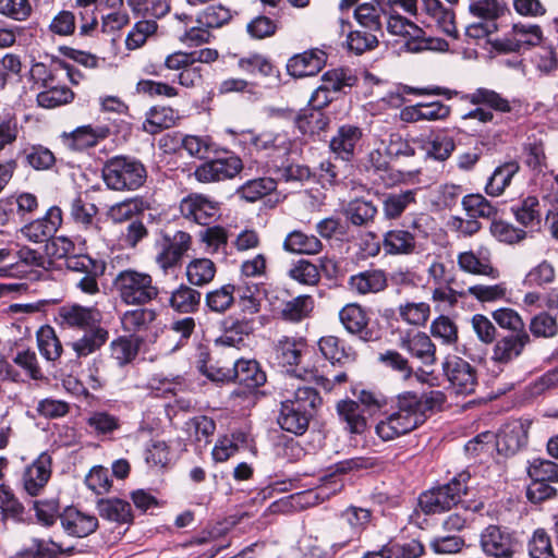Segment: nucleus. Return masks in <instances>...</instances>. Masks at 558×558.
<instances>
[{"label": "nucleus", "mask_w": 558, "mask_h": 558, "mask_svg": "<svg viewBox=\"0 0 558 558\" xmlns=\"http://www.w3.org/2000/svg\"><path fill=\"white\" fill-rule=\"evenodd\" d=\"M446 402V395L440 390H430L417 395L403 392L397 396L391 412L375 426L376 435L384 441L407 435L423 425L427 416L440 410Z\"/></svg>", "instance_id": "1"}, {"label": "nucleus", "mask_w": 558, "mask_h": 558, "mask_svg": "<svg viewBox=\"0 0 558 558\" xmlns=\"http://www.w3.org/2000/svg\"><path fill=\"white\" fill-rule=\"evenodd\" d=\"M496 324L509 331L496 341L492 359L500 364H508L518 359L532 342L525 323L520 314L509 307H501L492 313Z\"/></svg>", "instance_id": "2"}, {"label": "nucleus", "mask_w": 558, "mask_h": 558, "mask_svg": "<svg viewBox=\"0 0 558 558\" xmlns=\"http://www.w3.org/2000/svg\"><path fill=\"white\" fill-rule=\"evenodd\" d=\"M308 377L324 389L329 390L332 387L328 378L305 369L303 375L291 374L287 376L279 395L281 401L316 415L323 399L316 388L307 385Z\"/></svg>", "instance_id": "3"}, {"label": "nucleus", "mask_w": 558, "mask_h": 558, "mask_svg": "<svg viewBox=\"0 0 558 558\" xmlns=\"http://www.w3.org/2000/svg\"><path fill=\"white\" fill-rule=\"evenodd\" d=\"M470 478V473L462 471L449 483L422 493L418 497L422 511L426 514H436L457 507L461 497L468 493Z\"/></svg>", "instance_id": "4"}, {"label": "nucleus", "mask_w": 558, "mask_h": 558, "mask_svg": "<svg viewBox=\"0 0 558 558\" xmlns=\"http://www.w3.org/2000/svg\"><path fill=\"white\" fill-rule=\"evenodd\" d=\"M121 301L128 305H145L159 295V289L148 272L133 268L121 270L113 280Z\"/></svg>", "instance_id": "5"}, {"label": "nucleus", "mask_w": 558, "mask_h": 558, "mask_svg": "<svg viewBox=\"0 0 558 558\" xmlns=\"http://www.w3.org/2000/svg\"><path fill=\"white\" fill-rule=\"evenodd\" d=\"M372 511L367 508L349 506L339 514L338 526L332 531L330 554L325 553L324 558H330L338 551L360 539L362 533L368 527Z\"/></svg>", "instance_id": "6"}, {"label": "nucleus", "mask_w": 558, "mask_h": 558, "mask_svg": "<svg viewBox=\"0 0 558 558\" xmlns=\"http://www.w3.org/2000/svg\"><path fill=\"white\" fill-rule=\"evenodd\" d=\"M387 31L403 40V47L409 52L425 50L445 52L449 50L447 40L439 37H426L425 32L413 22L399 14H390Z\"/></svg>", "instance_id": "7"}, {"label": "nucleus", "mask_w": 558, "mask_h": 558, "mask_svg": "<svg viewBox=\"0 0 558 558\" xmlns=\"http://www.w3.org/2000/svg\"><path fill=\"white\" fill-rule=\"evenodd\" d=\"M483 553L493 558H513L520 548L515 532L508 527L490 524L480 535Z\"/></svg>", "instance_id": "8"}, {"label": "nucleus", "mask_w": 558, "mask_h": 558, "mask_svg": "<svg viewBox=\"0 0 558 558\" xmlns=\"http://www.w3.org/2000/svg\"><path fill=\"white\" fill-rule=\"evenodd\" d=\"M339 319L344 329L364 342L381 338L380 328L371 322L369 313L357 303H349L339 311Z\"/></svg>", "instance_id": "9"}, {"label": "nucleus", "mask_w": 558, "mask_h": 558, "mask_svg": "<svg viewBox=\"0 0 558 558\" xmlns=\"http://www.w3.org/2000/svg\"><path fill=\"white\" fill-rule=\"evenodd\" d=\"M543 39L542 28L536 24H513L510 32L495 43V48L501 52H519L537 46Z\"/></svg>", "instance_id": "10"}, {"label": "nucleus", "mask_w": 558, "mask_h": 558, "mask_svg": "<svg viewBox=\"0 0 558 558\" xmlns=\"http://www.w3.org/2000/svg\"><path fill=\"white\" fill-rule=\"evenodd\" d=\"M445 375L456 395H472L477 387L475 368L465 360L453 356L444 363Z\"/></svg>", "instance_id": "11"}, {"label": "nucleus", "mask_w": 558, "mask_h": 558, "mask_svg": "<svg viewBox=\"0 0 558 558\" xmlns=\"http://www.w3.org/2000/svg\"><path fill=\"white\" fill-rule=\"evenodd\" d=\"M101 313L95 306L66 303L58 308V322L62 327L87 330L99 325Z\"/></svg>", "instance_id": "12"}, {"label": "nucleus", "mask_w": 558, "mask_h": 558, "mask_svg": "<svg viewBox=\"0 0 558 558\" xmlns=\"http://www.w3.org/2000/svg\"><path fill=\"white\" fill-rule=\"evenodd\" d=\"M530 424L520 420L510 421L501 426L496 436L499 453L513 456L527 444Z\"/></svg>", "instance_id": "13"}, {"label": "nucleus", "mask_w": 558, "mask_h": 558, "mask_svg": "<svg viewBox=\"0 0 558 558\" xmlns=\"http://www.w3.org/2000/svg\"><path fill=\"white\" fill-rule=\"evenodd\" d=\"M63 532L71 537L83 538L98 529V518L75 507H66L59 515Z\"/></svg>", "instance_id": "14"}, {"label": "nucleus", "mask_w": 558, "mask_h": 558, "mask_svg": "<svg viewBox=\"0 0 558 558\" xmlns=\"http://www.w3.org/2000/svg\"><path fill=\"white\" fill-rule=\"evenodd\" d=\"M218 204L199 194L184 197L180 204L182 216L201 226H208L218 215Z\"/></svg>", "instance_id": "15"}, {"label": "nucleus", "mask_w": 558, "mask_h": 558, "mask_svg": "<svg viewBox=\"0 0 558 558\" xmlns=\"http://www.w3.org/2000/svg\"><path fill=\"white\" fill-rule=\"evenodd\" d=\"M109 129L106 126L93 128L92 125H82L72 132H63L60 136L61 144L70 151H83L97 145L99 140L108 136Z\"/></svg>", "instance_id": "16"}, {"label": "nucleus", "mask_w": 558, "mask_h": 558, "mask_svg": "<svg viewBox=\"0 0 558 558\" xmlns=\"http://www.w3.org/2000/svg\"><path fill=\"white\" fill-rule=\"evenodd\" d=\"M62 223V210L58 206L48 209L45 217L36 219L22 228V233L35 243L50 239Z\"/></svg>", "instance_id": "17"}, {"label": "nucleus", "mask_w": 558, "mask_h": 558, "mask_svg": "<svg viewBox=\"0 0 558 558\" xmlns=\"http://www.w3.org/2000/svg\"><path fill=\"white\" fill-rule=\"evenodd\" d=\"M305 343L301 338L283 336L274 348L275 361L277 364L286 368L287 376L298 375L294 366L299 365Z\"/></svg>", "instance_id": "18"}, {"label": "nucleus", "mask_w": 558, "mask_h": 558, "mask_svg": "<svg viewBox=\"0 0 558 558\" xmlns=\"http://www.w3.org/2000/svg\"><path fill=\"white\" fill-rule=\"evenodd\" d=\"M457 262L460 269L464 272L486 276L492 279L499 277V271L493 267L490 253L486 248H480L477 252H462L458 255Z\"/></svg>", "instance_id": "19"}, {"label": "nucleus", "mask_w": 558, "mask_h": 558, "mask_svg": "<svg viewBox=\"0 0 558 558\" xmlns=\"http://www.w3.org/2000/svg\"><path fill=\"white\" fill-rule=\"evenodd\" d=\"M51 475V457L43 452L26 468L23 474V485L31 496H37L46 486Z\"/></svg>", "instance_id": "20"}, {"label": "nucleus", "mask_w": 558, "mask_h": 558, "mask_svg": "<svg viewBox=\"0 0 558 558\" xmlns=\"http://www.w3.org/2000/svg\"><path fill=\"white\" fill-rule=\"evenodd\" d=\"M399 345L425 365H433L436 362V347L423 331L401 336Z\"/></svg>", "instance_id": "21"}, {"label": "nucleus", "mask_w": 558, "mask_h": 558, "mask_svg": "<svg viewBox=\"0 0 558 558\" xmlns=\"http://www.w3.org/2000/svg\"><path fill=\"white\" fill-rule=\"evenodd\" d=\"M522 158L523 163L530 171L536 172L537 174H546L549 171L553 172L548 166L547 156L545 154V136L542 133L527 136Z\"/></svg>", "instance_id": "22"}, {"label": "nucleus", "mask_w": 558, "mask_h": 558, "mask_svg": "<svg viewBox=\"0 0 558 558\" xmlns=\"http://www.w3.org/2000/svg\"><path fill=\"white\" fill-rule=\"evenodd\" d=\"M326 63V54L320 50H310L289 59L287 70L294 77L317 74Z\"/></svg>", "instance_id": "23"}, {"label": "nucleus", "mask_w": 558, "mask_h": 558, "mask_svg": "<svg viewBox=\"0 0 558 558\" xmlns=\"http://www.w3.org/2000/svg\"><path fill=\"white\" fill-rule=\"evenodd\" d=\"M362 137L359 126L345 124L338 129L337 134L330 140V149L336 159L350 161L354 155L356 144Z\"/></svg>", "instance_id": "24"}, {"label": "nucleus", "mask_w": 558, "mask_h": 558, "mask_svg": "<svg viewBox=\"0 0 558 558\" xmlns=\"http://www.w3.org/2000/svg\"><path fill=\"white\" fill-rule=\"evenodd\" d=\"M315 414L301 410L292 404L286 403L280 400V412L278 415L279 426L291 434L296 436L303 435L310 426V422Z\"/></svg>", "instance_id": "25"}, {"label": "nucleus", "mask_w": 558, "mask_h": 558, "mask_svg": "<svg viewBox=\"0 0 558 558\" xmlns=\"http://www.w3.org/2000/svg\"><path fill=\"white\" fill-rule=\"evenodd\" d=\"M108 339L109 331L100 325H97L84 330V333L80 338L71 341L69 347L73 350L77 359H83L99 351Z\"/></svg>", "instance_id": "26"}, {"label": "nucleus", "mask_w": 558, "mask_h": 558, "mask_svg": "<svg viewBox=\"0 0 558 558\" xmlns=\"http://www.w3.org/2000/svg\"><path fill=\"white\" fill-rule=\"evenodd\" d=\"M350 289L360 294L379 293L388 286V277L383 269H367L353 275L349 279Z\"/></svg>", "instance_id": "27"}, {"label": "nucleus", "mask_w": 558, "mask_h": 558, "mask_svg": "<svg viewBox=\"0 0 558 558\" xmlns=\"http://www.w3.org/2000/svg\"><path fill=\"white\" fill-rule=\"evenodd\" d=\"M233 381L250 389L265 384L266 375L255 360L239 359L232 363Z\"/></svg>", "instance_id": "28"}, {"label": "nucleus", "mask_w": 558, "mask_h": 558, "mask_svg": "<svg viewBox=\"0 0 558 558\" xmlns=\"http://www.w3.org/2000/svg\"><path fill=\"white\" fill-rule=\"evenodd\" d=\"M383 248L387 255H411L416 251V240L414 233L393 229L384 234Z\"/></svg>", "instance_id": "29"}, {"label": "nucleus", "mask_w": 558, "mask_h": 558, "mask_svg": "<svg viewBox=\"0 0 558 558\" xmlns=\"http://www.w3.org/2000/svg\"><path fill=\"white\" fill-rule=\"evenodd\" d=\"M235 300L243 314H257L262 306V290L260 284L241 279L239 283L234 284Z\"/></svg>", "instance_id": "30"}, {"label": "nucleus", "mask_w": 558, "mask_h": 558, "mask_svg": "<svg viewBox=\"0 0 558 558\" xmlns=\"http://www.w3.org/2000/svg\"><path fill=\"white\" fill-rule=\"evenodd\" d=\"M202 293L191 286L181 283L169 298V306L180 314H194L201 307Z\"/></svg>", "instance_id": "31"}, {"label": "nucleus", "mask_w": 558, "mask_h": 558, "mask_svg": "<svg viewBox=\"0 0 558 558\" xmlns=\"http://www.w3.org/2000/svg\"><path fill=\"white\" fill-rule=\"evenodd\" d=\"M426 13L435 21L437 27L447 36L457 39L456 15L451 9L445 8L439 0H423Z\"/></svg>", "instance_id": "32"}, {"label": "nucleus", "mask_w": 558, "mask_h": 558, "mask_svg": "<svg viewBox=\"0 0 558 558\" xmlns=\"http://www.w3.org/2000/svg\"><path fill=\"white\" fill-rule=\"evenodd\" d=\"M99 515L102 519L117 523H131L133 521L131 505L122 499H100L97 502Z\"/></svg>", "instance_id": "33"}, {"label": "nucleus", "mask_w": 558, "mask_h": 558, "mask_svg": "<svg viewBox=\"0 0 558 558\" xmlns=\"http://www.w3.org/2000/svg\"><path fill=\"white\" fill-rule=\"evenodd\" d=\"M318 347L324 357L331 364H344L354 360V352L347 348L344 341L335 336L320 338Z\"/></svg>", "instance_id": "34"}, {"label": "nucleus", "mask_w": 558, "mask_h": 558, "mask_svg": "<svg viewBox=\"0 0 558 558\" xmlns=\"http://www.w3.org/2000/svg\"><path fill=\"white\" fill-rule=\"evenodd\" d=\"M243 169V162L239 156L229 150L218 153L217 157L203 166L207 174H239Z\"/></svg>", "instance_id": "35"}, {"label": "nucleus", "mask_w": 558, "mask_h": 558, "mask_svg": "<svg viewBox=\"0 0 558 558\" xmlns=\"http://www.w3.org/2000/svg\"><path fill=\"white\" fill-rule=\"evenodd\" d=\"M417 190H407L400 193H388L383 202V213L385 218L395 220L401 217L404 210L416 202Z\"/></svg>", "instance_id": "36"}, {"label": "nucleus", "mask_w": 558, "mask_h": 558, "mask_svg": "<svg viewBox=\"0 0 558 558\" xmlns=\"http://www.w3.org/2000/svg\"><path fill=\"white\" fill-rule=\"evenodd\" d=\"M36 338L38 350L47 361L56 362L61 357L63 347L51 326H41L37 330Z\"/></svg>", "instance_id": "37"}, {"label": "nucleus", "mask_w": 558, "mask_h": 558, "mask_svg": "<svg viewBox=\"0 0 558 558\" xmlns=\"http://www.w3.org/2000/svg\"><path fill=\"white\" fill-rule=\"evenodd\" d=\"M235 14L236 11L221 3L210 4L197 14L196 23L210 29L221 28L229 24Z\"/></svg>", "instance_id": "38"}, {"label": "nucleus", "mask_w": 558, "mask_h": 558, "mask_svg": "<svg viewBox=\"0 0 558 558\" xmlns=\"http://www.w3.org/2000/svg\"><path fill=\"white\" fill-rule=\"evenodd\" d=\"M235 303L234 284L227 283L210 290L205 295V306L216 314H225Z\"/></svg>", "instance_id": "39"}, {"label": "nucleus", "mask_w": 558, "mask_h": 558, "mask_svg": "<svg viewBox=\"0 0 558 558\" xmlns=\"http://www.w3.org/2000/svg\"><path fill=\"white\" fill-rule=\"evenodd\" d=\"M283 248L295 254L313 255L322 251L323 244L315 235H307L294 230L287 235Z\"/></svg>", "instance_id": "40"}, {"label": "nucleus", "mask_w": 558, "mask_h": 558, "mask_svg": "<svg viewBox=\"0 0 558 558\" xmlns=\"http://www.w3.org/2000/svg\"><path fill=\"white\" fill-rule=\"evenodd\" d=\"M141 341L132 337H119L110 343V356L120 367L132 363L138 354Z\"/></svg>", "instance_id": "41"}, {"label": "nucleus", "mask_w": 558, "mask_h": 558, "mask_svg": "<svg viewBox=\"0 0 558 558\" xmlns=\"http://www.w3.org/2000/svg\"><path fill=\"white\" fill-rule=\"evenodd\" d=\"M314 308V299L311 295H298L283 303L280 316L283 320L299 323L308 317Z\"/></svg>", "instance_id": "42"}, {"label": "nucleus", "mask_w": 558, "mask_h": 558, "mask_svg": "<svg viewBox=\"0 0 558 558\" xmlns=\"http://www.w3.org/2000/svg\"><path fill=\"white\" fill-rule=\"evenodd\" d=\"M185 274L191 286L203 287L215 278L216 265L209 258H195L187 264Z\"/></svg>", "instance_id": "43"}, {"label": "nucleus", "mask_w": 558, "mask_h": 558, "mask_svg": "<svg viewBox=\"0 0 558 558\" xmlns=\"http://www.w3.org/2000/svg\"><path fill=\"white\" fill-rule=\"evenodd\" d=\"M339 417L347 424V429L353 434H362L366 428V418L360 410V404L353 400H342L337 404Z\"/></svg>", "instance_id": "44"}, {"label": "nucleus", "mask_w": 558, "mask_h": 558, "mask_svg": "<svg viewBox=\"0 0 558 558\" xmlns=\"http://www.w3.org/2000/svg\"><path fill=\"white\" fill-rule=\"evenodd\" d=\"M345 218L356 227L367 226L377 215V208L372 202L353 199L343 210Z\"/></svg>", "instance_id": "45"}, {"label": "nucleus", "mask_w": 558, "mask_h": 558, "mask_svg": "<svg viewBox=\"0 0 558 558\" xmlns=\"http://www.w3.org/2000/svg\"><path fill=\"white\" fill-rule=\"evenodd\" d=\"M222 342L234 345L242 340L243 335L247 336L254 331V322L246 317L234 318L230 316L222 320Z\"/></svg>", "instance_id": "46"}, {"label": "nucleus", "mask_w": 558, "mask_h": 558, "mask_svg": "<svg viewBox=\"0 0 558 558\" xmlns=\"http://www.w3.org/2000/svg\"><path fill=\"white\" fill-rule=\"evenodd\" d=\"M430 335L444 345L453 347L458 343L459 331L457 324L444 314L436 317L430 324Z\"/></svg>", "instance_id": "47"}, {"label": "nucleus", "mask_w": 558, "mask_h": 558, "mask_svg": "<svg viewBox=\"0 0 558 558\" xmlns=\"http://www.w3.org/2000/svg\"><path fill=\"white\" fill-rule=\"evenodd\" d=\"M462 99L473 105H486L500 112H509L511 110L508 99L488 88H477L474 93L462 96Z\"/></svg>", "instance_id": "48"}, {"label": "nucleus", "mask_w": 558, "mask_h": 558, "mask_svg": "<svg viewBox=\"0 0 558 558\" xmlns=\"http://www.w3.org/2000/svg\"><path fill=\"white\" fill-rule=\"evenodd\" d=\"M45 90L37 95V102L40 107L52 109L69 104L74 98V93L66 86L49 84Z\"/></svg>", "instance_id": "49"}, {"label": "nucleus", "mask_w": 558, "mask_h": 558, "mask_svg": "<svg viewBox=\"0 0 558 558\" xmlns=\"http://www.w3.org/2000/svg\"><path fill=\"white\" fill-rule=\"evenodd\" d=\"M506 4L502 0H470L469 12L483 21L496 23L504 15Z\"/></svg>", "instance_id": "50"}, {"label": "nucleus", "mask_w": 558, "mask_h": 558, "mask_svg": "<svg viewBox=\"0 0 558 558\" xmlns=\"http://www.w3.org/2000/svg\"><path fill=\"white\" fill-rule=\"evenodd\" d=\"M65 267L68 270L77 275V277L93 274L104 275L106 265L102 260L92 258L86 254H73L65 260Z\"/></svg>", "instance_id": "51"}, {"label": "nucleus", "mask_w": 558, "mask_h": 558, "mask_svg": "<svg viewBox=\"0 0 558 558\" xmlns=\"http://www.w3.org/2000/svg\"><path fill=\"white\" fill-rule=\"evenodd\" d=\"M277 182L272 177H257L247 181L239 189V194L247 202H256L272 192Z\"/></svg>", "instance_id": "52"}, {"label": "nucleus", "mask_w": 558, "mask_h": 558, "mask_svg": "<svg viewBox=\"0 0 558 558\" xmlns=\"http://www.w3.org/2000/svg\"><path fill=\"white\" fill-rule=\"evenodd\" d=\"M174 123L175 116L171 108L154 107L149 110L148 116L143 124V129L149 134H157L165 129L173 126Z\"/></svg>", "instance_id": "53"}, {"label": "nucleus", "mask_w": 558, "mask_h": 558, "mask_svg": "<svg viewBox=\"0 0 558 558\" xmlns=\"http://www.w3.org/2000/svg\"><path fill=\"white\" fill-rule=\"evenodd\" d=\"M357 82L356 76L350 69H332L322 76V85L330 92H343L344 88H351Z\"/></svg>", "instance_id": "54"}, {"label": "nucleus", "mask_w": 558, "mask_h": 558, "mask_svg": "<svg viewBox=\"0 0 558 558\" xmlns=\"http://www.w3.org/2000/svg\"><path fill=\"white\" fill-rule=\"evenodd\" d=\"M526 470L527 475L532 481H543L553 484L558 483L557 462L543 458H534L533 460L529 461Z\"/></svg>", "instance_id": "55"}, {"label": "nucleus", "mask_w": 558, "mask_h": 558, "mask_svg": "<svg viewBox=\"0 0 558 558\" xmlns=\"http://www.w3.org/2000/svg\"><path fill=\"white\" fill-rule=\"evenodd\" d=\"M156 319V312L151 308L141 307L126 311L121 319L123 329L129 332H137L147 329Z\"/></svg>", "instance_id": "56"}, {"label": "nucleus", "mask_w": 558, "mask_h": 558, "mask_svg": "<svg viewBox=\"0 0 558 558\" xmlns=\"http://www.w3.org/2000/svg\"><path fill=\"white\" fill-rule=\"evenodd\" d=\"M144 166L132 157L114 156L102 166V174H142Z\"/></svg>", "instance_id": "57"}, {"label": "nucleus", "mask_w": 558, "mask_h": 558, "mask_svg": "<svg viewBox=\"0 0 558 558\" xmlns=\"http://www.w3.org/2000/svg\"><path fill=\"white\" fill-rule=\"evenodd\" d=\"M0 514L1 520L21 521L24 514V507L15 497L13 492L4 484H0Z\"/></svg>", "instance_id": "58"}, {"label": "nucleus", "mask_w": 558, "mask_h": 558, "mask_svg": "<svg viewBox=\"0 0 558 558\" xmlns=\"http://www.w3.org/2000/svg\"><path fill=\"white\" fill-rule=\"evenodd\" d=\"M98 213L96 205L86 203L76 195L70 203V216L73 221L85 229L94 227V218Z\"/></svg>", "instance_id": "59"}, {"label": "nucleus", "mask_w": 558, "mask_h": 558, "mask_svg": "<svg viewBox=\"0 0 558 558\" xmlns=\"http://www.w3.org/2000/svg\"><path fill=\"white\" fill-rule=\"evenodd\" d=\"M462 206L470 218H493L497 209L482 194H469L463 197Z\"/></svg>", "instance_id": "60"}, {"label": "nucleus", "mask_w": 558, "mask_h": 558, "mask_svg": "<svg viewBox=\"0 0 558 558\" xmlns=\"http://www.w3.org/2000/svg\"><path fill=\"white\" fill-rule=\"evenodd\" d=\"M128 3L135 13L146 20L160 19L170 10L166 0H129Z\"/></svg>", "instance_id": "61"}, {"label": "nucleus", "mask_w": 558, "mask_h": 558, "mask_svg": "<svg viewBox=\"0 0 558 558\" xmlns=\"http://www.w3.org/2000/svg\"><path fill=\"white\" fill-rule=\"evenodd\" d=\"M398 313L408 324L423 326L429 318L430 306L425 302H408L398 307Z\"/></svg>", "instance_id": "62"}, {"label": "nucleus", "mask_w": 558, "mask_h": 558, "mask_svg": "<svg viewBox=\"0 0 558 558\" xmlns=\"http://www.w3.org/2000/svg\"><path fill=\"white\" fill-rule=\"evenodd\" d=\"M529 330L535 338H551L558 333V323L555 316L541 312L531 318Z\"/></svg>", "instance_id": "63"}, {"label": "nucleus", "mask_w": 558, "mask_h": 558, "mask_svg": "<svg viewBox=\"0 0 558 558\" xmlns=\"http://www.w3.org/2000/svg\"><path fill=\"white\" fill-rule=\"evenodd\" d=\"M156 31L157 23L155 20L138 21L126 36V48L134 50L142 47L146 43L147 38L154 35Z\"/></svg>", "instance_id": "64"}]
</instances>
